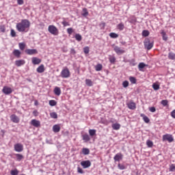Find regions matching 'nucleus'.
Segmentation results:
<instances>
[{
	"mask_svg": "<svg viewBox=\"0 0 175 175\" xmlns=\"http://www.w3.org/2000/svg\"><path fill=\"white\" fill-rule=\"evenodd\" d=\"M10 120L14 124H18L20 122V118L16 116V114H12L10 116Z\"/></svg>",
	"mask_w": 175,
	"mask_h": 175,
	"instance_id": "nucleus-8",
	"label": "nucleus"
},
{
	"mask_svg": "<svg viewBox=\"0 0 175 175\" xmlns=\"http://www.w3.org/2000/svg\"><path fill=\"white\" fill-rule=\"evenodd\" d=\"M113 50L118 55H121V54H124V53H125V51L121 49L119 46H115Z\"/></svg>",
	"mask_w": 175,
	"mask_h": 175,
	"instance_id": "nucleus-13",
	"label": "nucleus"
},
{
	"mask_svg": "<svg viewBox=\"0 0 175 175\" xmlns=\"http://www.w3.org/2000/svg\"><path fill=\"white\" fill-rule=\"evenodd\" d=\"M75 38L76 40H77V42H81V40H83V37L81 36V35H80V33H76Z\"/></svg>",
	"mask_w": 175,
	"mask_h": 175,
	"instance_id": "nucleus-24",
	"label": "nucleus"
},
{
	"mask_svg": "<svg viewBox=\"0 0 175 175\" xmlns=\"http://www.w3.org/2000/svg\"><path fill=\"white\" fill-rule=\"evenodd\" d=\"M174 170H175V165L172 164L170 167V172H174Z\"/></svg>",
	"mask_w": 175,
	"mask_h": 175,
	"instance_id": "nucleus-56",
	"label": "nucleus"
},
{
	"mask_svg": "<svg viewBox=\"0 0 175 175\" xmlns=\"http://www.w3.org/2000/svg\"><path fill=\"white\" fill-rule=\"evenodd\" d=\"M55 95L59 96L61 95V88L59 87H55L53 90Z\"/></svg>",
	"mask_w": 175,
	"mask_h": 175,
	"instance_id": "nucleus-17",
	"label": "nucleus"
},
{
	"mask_svg": "<svg viewBox=\"0 0 175 175\" xmlns=\"http://www.w3.org/2000/svg\"><path fill=\"white\" fill-rule=\"evenodd\" d=\"M161 105H163L164 107H166V105H167V103H169V101H167V100H163L161 102Z\"/></svg>",
	"mask_w": 175,
	"mask_h": 175,
	"instance_id": "nucleus-48",
	"label": "nucleus"
},
{
	"mask_svg": "<svg viewBox=\"0 0 175 175\" xmlns=\"http://www.w3.org/2000/svg\"><path fill=\"white\" fill-rule=\"evenodd\" d=\"M83 51H84L85 54H88V53H90V47L85 46L83 49Z\"/></svg>",
	"mask_w": 175,
	"mask_h": 175,
	"instance_id": "nucleus-49",
	"label": "nucleus"
},
{
	"mask_svg": "<svg viewBox=\"0 0 175 175\" xmlns=\"http://www.w3.org/2000/svg\"><path fill=\"white\" fill-rule=\"evenodd\" d=\"M146 145L149 148H151L152 147V146H154V142H152V141L148 139L146 141Z\"/></svg>",
	"mask_w": 175,
	"mask_h": 175,
	"instance_id": "nucleus-27",
	"label": "nucleus"
},
{
	"mask_svg": "<svg viewBox=\"0 0 175 175\" xmlns=\"http://www.w3.org/2000/svg\"><path fill=\"white\" fill-rule=\"evenodd\" d=\"M163 142L167 141L168 143H172L174 142V138H173V135L172 134H165L163 135Z\"/></svg>",
	"mask_w": 175,
	"mask_h": 175,
	"instance_id": "nucleus-5",
	"label": "nucleus"
},
{
	"mask_svg": "<svg viewBox=\"0 0 175 175\" xmlns=\"http://www.w3.org/2000/svg\"><path fill=\"white\" fill-rule=\"evenodd\" d=\"M49 105H50V106H56L57 105V101H55V100H49Z\"/></svg>",
	"mask_w": 175,
	"mask_h": 175,
	"instance_id": "nucleus-45",
	"label": "nucleus"
},
{
	"mask_svg": "<svg viewBox=\"0 0 175 175\" xmlns=\"http://www.w3.org/2000/svg\"><path fill=\"white\" fill-rule=\"evenodd\" d=\"M129 80L131 84H136V78H135V77H130Z\"/></svg>",
	"mask_w": 175,
	"mask_h": 175,
	"instance_id": "nucleus-40",
	"label": "nucleus"
},
{
	"mask_svg": "<svg viewBox=\"0 0 175 175\" xmlns=\"http://www.w3.org/2000/svg\"><path fill=\"white\" fill-rule=\"evenodd\" d=\"M53 131L55 133H58V132L61 131V126H59V124H55L53 126Z\"/></svg>",
	"mask_w": 175,
	"mask_h": 175,
	"instance_id": "nucleus-16",
	"label": "nucleus"
},
{
	"mask_svg": "<svg viewBox=\"0 0 175 175\" xmlns=\"http://www.w3.org/2000/svg\"><path fill=\"white\" fill-rule=\"evenodd\" d=\"M149 111L151 113H155L157 111V109L154 108V107H151L149 108Z\"/></svg>",
	"mask_w": 175,
	"mask_h": 175,
	"instance_id": "nucleus-52",
	"label": "nucleus"
},
{
	"mask_svg": "<svg viewBox=\"0 0 175 175\" xmlns=\"http://www.w3.org/2000/svg\"><path fill=\"white\" fill-rule=\"evenodd\" d=\"M146 67V64L144 63H139L138 65V68L139 69V70H142V69H144V68Z\"/></svg>",
	"mask_w": 175,
	"mask_h": 175,
	"instance_id": "nucleus-42",
	"label": "nucleus"
},
{
	"mask_svg": "<svg viewBox=\"0 0 175 175\" xmlns=\"http://www.w3.org/2000/svg\"><path fill=\"white\" fill-rule=\"evenodd\" d=\"M62 25H64V27H69V25H70L67 21H64L62 23Z\"/></svg>",
	"mask_w": 175,
	"mask_h": 175,
	"instance_id": "nucleus-53",
	"label": "nucleus"
},
{
	"mask_svg": "<svg viewBox=\"0 0 175 175\" xmlns=\"http://www.w3.org/2000/svg\"><path fill=\"white\" fill-rule=\"evenodd\" d=\"M82 16L83 17H87V16H88V10H87V8L83 9Z\"/></svg>",
	"mask_w": 175,
	"mask_h": 175,
	"instance_id": "nucleus-33",
	"label": "nucleus"
},
{
	"mask_svg": "<svg viewBox=\"0 0 175 175\" xmlns=\"http://www.w3.org/2000/svg\"><path fill=\"white\" fill-rule=\"evenodd\" d=\"M82 139L83 140H84V142H85L86 143L88 142H90V140H91V138L90 137V135L88 134H84L82 135Z\"/></svg>",
	"mask_w": 175,
	"mask_h": 175,
	"instance_id": "nucleus-21",
	"label": "nucleus"
},
{
	"mask_svg": "<svg viewBox=\"0 0 175 175\" xmlns=\"http://www.w3.org/2000/svg\"><path fill=\"white\" fill-rule=\"evenodd\" d=\"M171 117H172V118H175V109H174V110L171 112Z\"/></svg>",
	"mask_w": 175,
	"mask_h": 175,
	"instance_id": "nucleus-58",
	"label": "nucleus"
},
{
	"mask_svg": "<svg viewBox=\"0 0 175 175\" xmlns=\"http://www.w3.org/2000/svg\"><path fill=\"white\" fill-rule=\"evenodd\" d=\"M122 86L124 88H126L129 86V82L128 81H124L122 82Z\"/></svg>",
	"mask_w": 175,
	"mask_h": 175,
	"instance_id": "nucleus-43",
	"label": "nucleus"
},
{
	"mask_svg": "<svg viewBox=\"0 0 175 175\" xmlns=\"http://www.w3.org/2000/svg\"><path fill=\"white\" fill-rule=\"evenodd\" d=\"M14 55L17 57V58H20V55H21V52L18 49H14L13 51Z\"/></svg>",
	"mask_w": 175,
	"mask_h": 175,
	"instance_id": "nucleus-23",
	"label": "nucleus"
},
{
	"mask_svg": "<svg viewBox=\"0 0 175 175\" xmlns=\"http://www.w3.org/2000/svg\"><path fill=\"white\" fill-rule=\"evenodd\" d=\"M67 32L69 35H72V33H73V29L72 28L67 29Z\"/></svg>",
	"mask_w": 175,
	"mask_h": 175,
	"instance_id": "nucleus-54",
	"label": "nucleus"
},
{
	"mask_svg": "<svg viewBox=\"0 0 175 175\" xmlns=\"http://www.w3.org/2000/svg\"><path fill=\"white\" fill-rule=\"evenodd\" d=\"M120 128H121V124H120L119 123H114L112 124V129L114 131H118Z\"/></svg>",
	"mask_w": 175,
	"mask_h": 175,
	"instance_id": "nucleus-22",
	"label": "nucleus"
},
{
	"mask_svg": "<svg viewBox=\"0 0 175 175\" xmlns=\"http://www.w3.org/2000/svg\"><path fill=\"white\" fill-rule=\"evenodd\" d=\"M18 46H19L20 50L23 51L25 49V43L21 42V43L18 44Z\"/></svg>",
	"mask_w": 175,
	"mask_h": 175,
	"instance_id": "nucleus-41",
	"label": "nucleus"
},
{
	"mask_svg": "<svg viewBox=\"0 0 175 175\" xmlns=\"http://www.w3.org/2000/svg\"><path fill=\"white\" fill-rule=\"evenodd\" d=\"M85 84L88 85V87H92V81L91 79H85Z\"/></svg>",
	"mask_w": 175,
	"mask_h": 175,
	"instance_id": "nucleus-37",
	"label": "nucleus"
},
{
	"mask_svg": "<svg viewBox=\"0 0 175 175\" xmlns=\"http://www.w3.org/2000/svg\"><path fill=\"white\" fill-rule=\"evenodd\" d=\"M31 27V22L28 19H23L16 24V29L18 32H27V29Z\"/></svg>",
	"mask_w": 175,
	"mask_h": 175,
	"instance_id": "nucleus-1",
	"label": "nucleus"
},
{
	"mask_svg": "<svg viewBox=\"0 0 175 175\" xmlns=\"http://www.w3.org/2000/svg\"><path fill=\"white\" fill-rule=\"evenodd\" d=\"M161 35H162V38H163V40H167V36L166 35V32H165L164 31H161Z\"/></svg>",
	"mask_w": 175,
	"mask_h": 175,
	"instance_id": "nucleus-36",
	"label": "nucleus"
},
{
	"mask_svg": "<svg viewBox=\"0 0 175 175\" xmlns=\"http://www.w3.org/2000/svg\"><path fill=\"white\" fill-rule=\"evenodd\" d=\"M0 31L1 32L6 31V27H5V25H0Z\"/></svg>",
	"mask_w": 175,
	"mask_h": 175,
	"instance_id": "nucleus-47",
	"label": "nucleus"
},
{
	"mask_svg": "<svg viewBox=\"0 0 175 175\" xmlns=\"http://www.w3.org/2000/svg\"><path fill=\"white\" fill-rule=\"evenodd\" d=\"M100 25H102L103 28H105V23H103L100 24Z\"/></svg>",
	"mask_w": 175,
	"mask_h": 175,
	"instance_id": "nucleus-61",
	"label": "nucleus"
},
{
	"mask_svg": "<svg viewBox=\"0 0 175 175\" xmlns=\"http://www.w3.org/2000/svg\"><path fill=\"white\" fill-rule=\"evenodd\" d=\"M129 62L130 65H131V66H135V65L137 64L135 59H131V60H129Z\"/></svg>",
	"mask_w": 175,
	"mask_h": 175,
	"instance_id": "nucleus-38",
	"label": "nucleus"
},
{
	"mask_svg": "<svg viewBox=\"0 0 175 175\" xmlns=\"http://www.w3.org/2000/svg\"><path fill=\"white\" fill-rule=\"evenodd\" d=\"M82 153L83 154V155H88V154H90V149L87 148H83L82 149Z\"/></svg>",
	"mask_w": 175,
	"mask_h": 175,
	"instance_id": "nucleus-28",
	"label": "nucleus"
},
{
	"mask_svg": "<svg viewBox=\"0 0 175 175\" xmlns=\"http://www.w3.org/2000/svg\"><path fill=\"white\" fill-rule=\"evenodd\" d=\"M10 35L12 38H16V31H14V29H11Z\"/></svg>",
	"mask_w": 175,
	"mask_h": 175,
	"instance_id": "nucleus-50",
	"label": "nucleus"
},
{
	"mask_svg": "<svg viewBox=\"0 0 175 175\" xmlns=\"http://www.w3.org/2000/svg\"><path fill=\"white\" fill-rule=\"evenodd\" d=\"M48 31L52 35L57 36L59 33L58 29L54 25H49L48 27Z\"/></svg>",
	"mask_w": 175,
	"mask_h": 175,
	"instance_id": "nucleus-3",
	"label": "nucleus"
},
{
	"mask_svg": "<svg viewBox=\"0 0 175 175\" xmlns=\"http://www.w3.org/2000/svg\"><path fill=\"white\" fill-rule=\"evenodd\" d=\"M102 68H103V67L102 64H98L95 66V69H96V72H100V70H102Z\"/></svg>",
	"mask_w": 175,
	"mask_h": 175,
	"instance_id": "nucleus-30",
	"label": "nucleus"
},
{
	"mask_svg": "<svg viewBox=\"0 0 175 175\" xmlns=\"http://www.w3.org/2000/svg\"><path fill=\"white\" fill-rule=\"evenodd\" d=\"M33 114H36V113H38V111H33Z\"/></svg>",
	"mask_w": 175,
	"mask_h": 175,
	"instance_id": "nucleus-62",
	"label": "nucleus"
},
{
	"mask_svg": "<svg viewBox=\"0 0 175 175\" xmlns=\"http://www.w3.org/2000/svg\"><path fill=\"white\" fill-rule=\"evenodd\" d=\"M25 53L28 55H33L34 54H38V50L36 49H26Z\"/></svg>",
	"mask_w": 175,
	"mask_h": 175,
	"instance_id": "nucleus-11",
	"label": "nucleus"
},
{
	"mask_svg": "<svg viewBox=\"0 0 175 175\" xmlns=\"http://www.w3.org/2000/svg\"><path fill=\"white\" fill-rule=\"evenodd\" d=\"M50 116L51 118H54V119L58 118V114H57L55 112L50 113Z\"/></svg>",
	"mask_w": 175,
	"mask_h": 175,
	"instance_id": "nucleus-35",
	"label": "nucleus"
},
{
	"mask_svg": "<svg viewBox=\"0 0 175 175\" xmlns=\"http://www.w3.org/2000/svg\"><path fill=\"white\" fill-rule=\"evenodd\" d=\"M81 165L83 167V169H88V167H90V166H91V161H90V160L83 161L81 162Z\"/></svg>",
	"mask_w": 175,
	"mask_h": 175,
	"instance_id": "nucleus-9",
	"label": "nucleus"
},
{
	"mask_svg": "<svg viewBox=\"0 0 175 175\" xmlns=\"http://www.w3.org/2000/svg\"><path fill=\"white\" fill-rule=\"evenodd\" d=\"M11 175H18V170L17 169L11 170Z\"/></svg>",
	"mask_w": 175,
	"mask_h": 175,
	"instance_id": "nucleus-46",
	"label": "nucleus"
},
{
	"mask_svg": "<svg viewBox=\"0 0 175 175\" xmlns=\"http://www.w3.org/2000/svg\"><path fill=\"white\" fill-rule=\"evenodd\" d=\"M144 44L145 49H147L148 50H151L152 47H154V42H150L148 38L145 39Z\"/></svg>",
	"mask_w": 175,
	"mask_h": 175,
	"instance_id": "nucleus-4",
	"label": "nucleus"
},
{
	"mask_svg": "<svg viewBox=\"0 0 175 175\" xmlns=\"http://www.w3.org/2000/svg\"><path fill=\"white\" fill-rule=\"evenodd\" d=\"M14 155L16 158V161H18V162H20V161H21L24 158V156H23V154H14Z\"/></svg>",
	"mask_w": 175,
	"mask_h": 175,
	"instance_id": "nucleus-25",
	"label": "nucleus"
},
{
	"mask_svg": "<svg viewBox=\"0 0 175 175\" xmlns=\"http://www.w3.org/2000/svg\"><path fill=\"white\" fill-rule=\"evenodd\" d=\"M77 172L80 174H84V171L83 170V169H81L80 167H77Z\"/></svg>",
	"mask_w": 175,
	"mask_h": 175,
	"instance_id": "nucleus-51",
	"label": "nucleus"
},
{
	"mask_svg": "<svg viewBox=\"0 0 175 175\" xmlns=\"http://www.w3.org/2000/svg\"><path fill=\"white\" fill-rule=\"evenodd\" d=\"M70 53H71V54H76V51H75V49H72L71 50H70Z\"/></svg>",
	"mask_w": 175,
	"mask_h": 175,
	"instance_id": "nucleus-59",
	"label": "nucleus"
},
{
	"mask_svg": "<svg viewBox=\"0 0 175 175\" xmlns=\"http://www.w3.org/2000/svg\"><path fill=\"white\" fill-rule=\"evenodd\" d=\"M118 167L120 170H125V169H126L125 165L121 163H118Z\"/></svg>",
	"mask_w": 175,
	"mask_h": 175,
	"instance_id": "nucleus-31",
	"label": "nucleus"
},
{
	"mask_svg": "<svg viewBox=\"0 0 175 175\" xmlns=\"http://www.w3.org/2000/svg\"><path fill=\"white\" fill-rule=\"evenodd\" d=\"M127 107H129L130 110H135V109H136V103H135L133 101H131L127 103Z\"/></svg>",
	"mask_w": 175,
	"mask_h": 175,
	"instance_id": "nucleus-14",
	"label": "nucleus"
},
{
	"mask_svg": "<svg viewBox=\"0 0 175 175\" xmlns=\"http://www.w3.org/2000/svg\"><path fill=\"white\" fill-rule=\"evenodd\" d=\"M143 120H144V122H146V124H148V122H150V118H148V117H144V118H143Z\"/></svg>",
	"mask_w": 175,
	"mask_h": 175,
	"instance_id": "nucleus-55",
	"label": "nucleus"
},
{
	"mask_svg": "<svg viewBox=\"0 0 175 175\" xmlns=\"http://www.w3.org/2000/svg\"><path fill=\"white\" fill-rule=\"evenodd\" d=\"M32 61V64L33 65H39V64H40V62H42V59L38 58V57H33L31 59Z\"/></svg>",
	"mask_w": 175,
	"mask_h": 175,
	"instance_id": "nucleus-15",
	"label": "nucleus"
},
{
	"mask_svg": "<svg viewBox=\"0 0 175 175\" xmlns=\"http://www.w3.org/2000/svg\"><path fill=\"white\" fill-rule=\"evenodd\" d=\"M25 64V61L21 59V60H16L15 62V65L16 66H23Z\"/></svg>",
	"mask_w": 175,
	"mask_h": 175,
	"instance_id": "nucleus-19",
	"label": "nucleus"
},
{
	"mask_svg": "<svg viewBox=\"0 0 175 175\" xmlns=\"http://www.w3.org/2000/svg\"><path fill=\"white\" fill-rule=\"evenodd\" d=\"M124 159V154L121 152L117 153L114 157H113V160L115 162H120V161H122Z\"/></svg>",
	"mask_w": 175,
	"mask_h": 175,
	"instance_id": "nucleus-6",
	"label": "nucleus"
},
{
	"mask_svg": "<svg viewBox=\"0 0 175 175\" xmlns=\"http://www.w3.org/2000/svg\"><path fill=\"white\" fill-rule=\"evenodd\" d=\"M109 36L112 39H117V38H118V34H117L116 33H110Z\"/></svg>",
	"mask_w": 175,
	"mask_h": 175,
	"instance_id": "nucleus-34",
	"label": "nucleus"
},
{
	"mask_svg": "<svg viewBox=\"0 0 175 175\" xmlns=\"http://www.w3.org/2000/svg\"><path fill=\"white\" fill-rule=\"evenodd\" d=\"M152 88H153V90H154V91H158V90H159V85H158L157 83H153Z\"/></svg>",
	"mask_w": 175,
	"mask_h": 175,
	"instance_id": "nucleus-44",
	"label": "nucleus"
},
{
	"mask_svg": "<svg viewBox=\"0 0 175 175\" xmlns=\"http://www.w3.org/2000/svg\"><path fill=\"white\" fill-rule=\"evenodd\" d=\"M169 59L174 60L175 59V53L172 52H170L168 53Z\"/></svg>",
	"mask_w": 175,
	"mask_h": 175,
	"instance_id": "nucleus-26",
	"label": "nucleus"
},
{
	"mask_svg": "<svg viewBox=\"0 0 175 175\" xmlns=\"http://www.w3.org/2000/svg\"><path fill=\"white\" fill-rule=\"evenodd\" d=\"M31 125L35 126L36 128H39V126H40V121L33 119L31 121Z\"/></svg>",
	"mask_w": 175,
	"mask_h": 175,
	"instance_id": "nucleus-12",
	"label": "nucleus"
},
{
	"mask_svg": "<svg viewBox=\"0 0 175 175\" xmlns=\"http://www.w3.org/2000/svg\"><path fill=\"white\" fill-rule=\"evenodd\" d=\"M89 135L90 136H95L96 135V130L95 129H90L89 130Z\"/></svg>",
	"mask_w": 175,
	"mask_h": 175,
	"instance_id": "nucleus-29",
	"label": "nucleus"
},
{
	"mask_svg": "<svg viewBox=\"0 0 175 175\" xmlns=\"http://www.w3.org/2000/svg\"><path fill=\"white\" fill-rule=\"evenodd\" d=\"M18 5H23L24 4V0H17Z\"/></svg>",
	"mask_w": 175,
	"mask_h": 175,
	"instance_id": "nucleus-57",
	"label": "nucleus"
},
{
	"mask_svg": "<svg viewBox=\"0 0 175 175\" xmlns=\"http://www.w3.org/2000/svg\"><path fill=\"white\" fill-rule=\"evenodd\" d=\"M2 92H3L5 95H10V94L13 92V90H12L11 88H9L8 86H4L2 89Z\"/></svg>",
	"mask_w": 175,
	"mask_h": 175,
	"instance_id": "nucleus-7",
	"label": "nucleus"
},
{
	"mask_svg": "<svg viewBox=\"0 0 175 175\" xmlns=\"http://www.w3.org/2000/svg\"><path fill=\"white\" fill-rule=\"evenodd\" d=\"M60 76L62 79H69V77H70V71H69V68H64L60 73Z\"/></svg>",
	"mask_w": 175,
	"mask_h": 175,
	"instance_id": "nucleus-2",
	"label": "nucleus"
},
{
	"mask_svg": "<svg viewBox=\"0 0 175 175\" xmlns=\"http://www.w3.org/2000/svg\"><path fill=\"white\" fill-rule=\"evenodd\" d=\"M14 150L16 151V152H21V151L24 150V147L21 144H16L14 145Z\"/></svg>",
	"mask_w": 175,
	"mask_h": 175,
	"instance_id": "nucleus-10",
	"label": "nucleus"
},
{
	"mask_svg": "<svg viewBox=\"0 0 175 175\" xmlns=\"http://www.w3.org/2000/svg\"><path fill=\"white\" fill-rule=\"evenodd\" d=\"M148 35H150V31H148V30H144L142 31V36L146 38V36H148Z\"/></svg>",
	"mask_w": 175,
	"mask_h": 175,
	"instance_id": "nucleus-39",
	"label": "nucleus"
},
{
	"mask_svg": "<svg viewBox=\"0 0 175 175\" xmlns=\"http://www.w3.org/2000/svg\"><path fill=\"white\" fill-rule=\"evenodd\" d=\"M116 28L119 31H124V29L125 28V25H124L122 23H120L117 25Z\"/></svg>",
	"mask_w": 175,
	"mask_h": 175,
	"instance_id": "nucleus-20",
	"label": "nucleus"
},
{
	"mask_svg": "<svg viewBox=\"0 0 175 175\" xmlns=\"http://www.w3.org/2000/svg\"><path fill=\"white\" fill-rule=\"evenodd\" d=\"M140 116L142 117V118L144 120V117H146L147 116H146L144 113H141Z\"/></svg>",
	"mask_w": 175,
	"mask_h": 175,
	"instance_id": "nucleus-60",
	"label": "nucleus"
},
{
	"mask_svg": "<svg viewBox=\"0 0 175 175\" xmlns=\"http://www.w3.org/2000/svg\"><path fill=\"white\" fill-rule=\"evenodd\" d=\"M109 60L111 64H115L116 63V57L111 55L109 57Z\"/></svg>",
	"mask_w": 175,
	"mask_h": 175,
	"instance_id": "nucleus-32",
	"label": "nucleus"
},
{
	"mask_svg": "<svg viewBox=\"0 0 175 175\" xmlns=\"http://www.w3.org/2000/svg\"><path fill=\"white\" fill-rule=\"evenodd\" d=\"M45 69H44V65L41 64L40 66H38V68L36 69V71L38 72V73H43V72H44Z\"/></svg>",
	"mask_w": 175,
	"mask_h": 175,
	"instance_id": "nucleus-18",
	"label": "nucleus"
}]
</instances>
